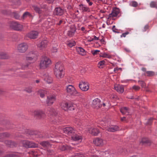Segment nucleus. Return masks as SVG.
Instances as JSON below:
<instances>
[{
    "mask_svg": "<svg viewBox=\"0 0 157 157\" xmlns=\"http://www.w3.org/2000/svg\"><path fill=\"white\" fill-rule=\"evenodd\" d=\"M79 87L83 91H86L89 88L88 83L84 82H80L79 84Z\"/></svg>",
    "mask_w": 157,
    "mask_h": 157,
    "instance_id": "10",
    "label": "nucleus"
},
{
    "mask_svg": "<svg viewBox=\"0 0 157 157\" xmlns=\"http://www.w3.org/2000/svg\"><path fill=\"white\" fill-rule=\"evenodd\" d=\"M35 58V55L33 54V56H28L26 57V59L28 61H31L33 60Z\"/></svg>",
    "mask_w": 157,
    "mask_h": 157,
    "instance_id": "44",
    "label": "nucleus"
},
{
    "mask_svg": "<svg viewBox=\"0 0 157 157\" xmlns=\"http://www.w3.org/2000/svg\"><path fill=\"white\" fill-rule=\"evenodd\" d=\"M33 8L34 10L37 13L39 14L41 13L42 11L41 10L40 8L36 6H33Z\"/></svg>",
    "mask_w": 157,
    "mask_h": 157,
    "instance_id": "36",
    "label": "nucleus"
},
{
    "mask_svg": "<svg viewBox=\"0 0 157 157\" xmlns=\"http://www.w3.org/2000/svg\"><path fill=\"white\" fill-rule=\"evenodd\" d=\"M25 134L29 135H33L34 134V132H31L30 130H26L25 132Z\"/></svg>",
    "mask_w": 157,
    "mask_h": 157,
    "instance_id": "47",
    "label": "nucleus"
},
{
    "mask_svg": "<svg viewBox=\"0 0 157 157\" xmlns=\"http://www.w3.org/2000/svg\"><path fill=\"white\" fill-rule=\"evenodd\" d=\"M115 89L118 93H122L124 91V87L122 85H118L114 87Z\"/></svg>",
    "mask_w": 157,
    "mask_h": 157,
    "instance_id": "20",
    "label": "nucleus"
},
{
    "mask_svg": "<svg viewBox=\"0 0 157 157\" xmlns=\"http://www.w3.org/2000/svg\"><path fill=\"white\" fill-rule=\"evenodd\" d=\"M2 13L4 14H7L9 13V12L8 11L6 10H2Z\"/></svg>",
    "mask_w": 157,
    "mask_h": 157,
    "instance_id": "58",
    "label": "nucleus"
},
{
    "mask_svg": "<svg viewBox=\"0 0 157 157\" xmlns=\"http://www.w3.org/2000/svg\"><path fill=\"white\" fill-rule=\"evenodd\" d=\"M47 153L48 155L52 156H54L56 154V152L50 149H48L47 150Z\"/></svg>",
    "mask_w": 157,
    "mask_h": 157,
    "instance_id": "37",
    "label": "nucleus"
},
{
    "mask_svg": "<svg viewBox=\"0 0 157 157\" xmlns=\"http://www.w3.org/2000/svg\"><path fill=\"white\" fill-rule=\"evenodd\" d=\"M105 63V61L104 60H101L98 63V67L99 68H103V66Z\"/></svg>",
    "mask_w": 157,
    "mask_h": 157,
    "instance_id": "41",
    "label": "nucleus"
},
{
    "mask_svg": "<svg viewBox=\"0 0 157 157\" xmlns=\"http://www.w3.org/2000/svg\"><path fill=\"white\" fill-rule=\"evenodd\" d=\"M120 12L119 8H115L113 9L112 13L109 14V18L117 16Z\"/></svg>",
    "mask_w": 157,
    "mask_h": 157,
    "instance_id": "13",
    "label": "nucleus"
},
{
    "mask_svg": "<svg viewBox=\"0 0 157 157\" xmlns=\"http://www.w3.org/2000/svg\"><path fill=\"white\" fill-rule=\"evenodd\" d=\"M90 133L93 135L97 136L99 133V131L97 128H93L92 129Z\"/></svg>",
    "mask_w": 157,
    "mask_h": 157,
    "instance_id": "28",
    "label": "nucleus"
},
{
    "mask_svg": "<svg viewBox=\"0 0 157 157\" xmlns=\"http://www.w3.org/2000/svg\"><path fill=\"white\" fill-rule=\"evenodd\" d=\"M48 43V42L47 40H43L38 44V47L40 48V49H42L47 47Z\"/></svg>",
    "mask_w": 157,
    "mask_h": 157,
    "instance_id": "18",
    "label": "nucleus"
},
{
    "mask_svg": "<svg viewBox=\"0 0 157 157\" xmlns=\"http://www.w3.org/2000/svg\"><path fill=\"white\" fill-rule=\"evenodd\" d=\"M67 44L68 46L71 47L75 45V42L74 40L70 41H68Z\"/></svg>",
    "mask_w": 157,
    "mask_h": 157,
    "instance_id": "38",
    "label": "nucleus"
},
{
    "mask_svg": "<svg viewBox=\"0 0 157 157\" xmlns=\"http://www.w3.org/2000/svg\"><path fill=\"white\" fill-rule=\"evenodd\" d=\"M72 148H73L67 145H62L59 147L60 149L62 151H64L66 150H71Z\"/></svg>",
    "mask_w": 157,
    "mask_h": 157,
    "instance_id": "26",
    "label": "nucleus"
},
{
    "mask_svg": "<svg viewBox=\"0 0 157 157\" xmlns=\"http://www.w3.org/2000/svg\"><path fill=\"white\" fill-rule=\"evenodd\" d=\"M141 143L143 145H151L150 141L147 138H142Z\"/></svg>",
    "mask_w": 157,
    "mask_h": 157,
    "instance_id": "22",
    "label": "nucleus"
},
{
    "mask_svg": "<svg viewBox=\"0 0 157 157\" xmlns=\"http://www.w3.org/2000/svg\"><path fill=\"white\" fill-rule=\"evenodd\" d=\"M80 10L83 12H90V9L85 5L80 4L79 5Z\"/></svg>",
    "mask_w": 157,
    "mask_h": 157,
    "instance_id": "17",
    "label": "nucleus"
},
{
    "mask_svg": "<svg viewBox=\"0 0 157 157\" xmlns=\"http://www.w3.org/2000/svg\"><path fill=\"white\" fill-rule=\"evenodd\" d=\"M153 118H150L148 120V121L147 124L148 125H151L152 123Z\"/></svg>",
    "mask_w": 157,
    "mask_h": 157,
    "instance_id": "53",
    "label": "nucleus"
},
{
    "mask_svg": "<svg viewBox=\"0 0 157 157\" xmlns=\"http://www.w3.org/2000/svg\"><path fill=\"white\" fill-rule=\"evenodd\" d=\"M29 64V63H26L24 64H23L21 65V68L23 69H25L28 67Z\"/></svg>",
    "mask_w": 157,
    "mask_h": 157,
    "instance_id": "46",
    "label": "nucleus"
},
{
    "mask_svg": "<svg viewBox=\"0 0 157 157\" xmlns=\"http://www.w3.org/2000/svg\"><path fill=\"white\" fill-rule=\"evenodd\" d=\"M122 109H120V111L122 113V114L123 115L126 114V113H128V112L125 111L124 110L122 111Z\"/></svg>",
    "mask_w": 157,
    "mask_h": 157,
    "instance_id": "62",
    "label": "nucleus"
},
{
    "mask_svg": "<svg viewBox=\"0 0 157 157\" xmlns=\"http://www.w3.org/2000/svg\"><path fill=\"white\" fill-rule=\"evenodd\" d=\"M38 33L36 31H33L30 32L27 34V36L31 39H35L38 36Z\"/></svg>",
    "mask_w": 157,
    "mask_h": 157,
    "instance_id": "16",
    "label": "nucleus"
},
{
    "mask_svg": "<svg viewBox=\"0 0 157 157\" xmlns=\"http://www.w3.org/2000/svg\"><path fill=\"white\" fill-rule=\"evenodd\" d=\"M38 94L41 97L43 98L45 94H47V91L44 90H40L38 91Z\"/></svg>",
    "mask_w": 157,
    "mask_h": 157,
    "instance_id": "29",
    "label": "nucleus"
},
{
    "mask_svg": "<svg viewBox=\"0 0 157 157\" xmlns=\"http://www.w3.org/2000/svg\"><path fill=\"white\" fill-rule=\"evenodd\" d=\"M93 142L97 146H101L103 144V140L98 138L94 139Z\"/></svg>",
    "mask_w": 157,
    "mask_h": 157,
    "instance_id": "19",
    "label": "nucleus"
},
{
    "mask_svg": "<svg viewBox=\"0 0 157 157\" xmlns=\"http://www.w3.org/2000/svg\"><path fill=\"white\" fill-rule=\"evenodd\" d=\"M46 81L48 83H50L52 82V79L51 77H48Z\"/></svg>",
    "mask_w": 157,
    "mask_h": 157,
    "instance_id": "51",
    "label": "nucleus"
},
{
    "mask_svg": "<svg viewBox=\"0 0 157 157\" xmlns=\"http://www.w3.org/2000/svg\"><path fill=\"white\" fill-rule=\"evenodd\" d=\"M47 113L50 116L52 115L55 117V121H54L55 122H57L59 121L58 119V117L57 116V112L53 108H50L48 109Z\"/></svg>",
    "mask_w": 157,
    "mask_h": 157,
    "instance_id": "8",
    "label": "nucleus"
},
{
    "mask_svg": "<svg viewBox=\"0 0 157 157\" xmlns=\"http://www.w3.org/2000/svg\"><path fill=\"white\" fill-rule=\"evenodd\" d=\"M63 69V66L60 63H58L56 64L54 74L57 78H61L63 77L64 75Z\"/></svg>",
    "mask_w": 157,
    "mask_h": 157,
    "instance_id": "1",
    "label": "nucleus"
},
{
    "mask_svg": "<svg viewBox=\"0 0 157 157\" xmlns=\"http://www.w3.org/2000/svg\"><path fill=\"white\" fill-rule=\"evenodd\" d=\"M138 82L142 88H146V84L143 81L139 80L138 81Z\"/></svg>",
    "mask_w": 157,
    "mask_h": 157,
    "instance_id": "42",
    "label": "nucleus"
},
{
    "mask_svg": "<svg viewBox=\"0 0 157 157\" xmlns=\"http://www.w3.org/2000/svg\"><path fill=\"white\" fill-rule=\"evenodd\" d=\"M72 139L74 141H78L81 140L82 137L81 136H78L77 135H75L71 136Z\"/></svg>",
    "mask_w": 157,
    "mask_h": 157,
    "instance_id": "31",
    "label": "nucleus"
},
{
    "mask_svg": "<svg viewBox=\"0 0 157 157\" xmlns=\"http://www.w3.org/2000/svg\"><path fill=\"white\" fill-rule=\"evenodd\" d=\"M76 51L79 54L84 56L86 54V52L84 49L81 47H78L76 48Z\"/></svg>",
    "mask_w": 157,
    "mask_h": 157,
    "instance_id": "21",
    "label": "nucleus"
},
{
    "mask_svg": "<svg viewBox=\"0 0 157 157\" xmlns=\"http://www.w3.org/2000/svg\"><path fill=\"white\" fill-rule=\"evenodd\" d=\"M112 29L113 32L116 33H119V32H118V29L115 28V25L113 26Z\"/></svg>",
    "mask_w": 157,
    "mask_h": 157,
    "instance_id": "55",
    "label": "nucleus"
},
{
    "mask_svg": "<svg viewBox=\"0 0 157 157\" xmlns=\"http://www.w3.org/2000/svg\"><path fill=\"white\" fill-rule=\"evenodd\" d=\"M36 52H30L29 53V56H33V54H34V55H35V58L36 57Z\"/></svg>",
    "mask_w": 157,
    "mask_h": 157,
    "instance_id": "57",
    "label": "nucleus"
},
{
    "mask_svg": "<svg viewBox=\"0 0 157 157\" xmlns=\"http://www.w3.org/2000/svg\"><path fill=\"white\" fill-rule=\"evenodd\" d=\"M21 143L23 146L27 148H36L38 147L37 144L28 140H23L21 141Z\"/></svg>",
    "mask_w": 157,
    "mask_h": 157,
    "instance_id": "4",
    "label": "nucleus"
},
{
    "mask_svg": "<svg viewBox=\"0 0 157 157\" xmlns=\"http://www.w3.org/2000/svg\"><path fill=\"white\" fill-rule=\"evenodd\" d=\"M19 76L23 78H27L28 77V74L27 73H21L18 75Z\"/></svg>",
    "mask_w": 157,
    "mask_h": 157,
    "instance_id": "39",
    "label": "nucleus"
},
{
    "mask_svg": "<svg viewBox=\"0 0 157 157\" xmlns=\"http://www.w3.org/2000/svg\"><path fill=\"white\" fill-rule=\"evenodd\" d=\"M40 144L44 147H48L51 146L49 142L48 141H43L40 143Z\"/></svg>",
    "mask_w": 157,
    "mask_h": 157,
    "instance_id": "27",
    "label": "nucleus"
},
{
    "mask_svg": "<svg viewBox=\"0 0 157 157\" xmlns=\"http://www.w3.org/2000/svg\"><path fill=\"white\" fill-rule=\"evenodd\" d=\"M100 52V51L99 50H93L91 51V52L92 54L94 56L98 54Z\"/></svg>",
    "mask_w": 157,
    "mask_h": 157,
    "instance_id": "50",
    "label": "nucleus"
},
{
    "mask_svg": "<svg viewBox=\"0 0 157 157\" xmlns=\"http://www.w3.org/2000/svg\"><path fill=\"white\" fill-rule=\"evenodd\" d=\"M56 96L54 95H52L47 97L46 100V103L48 105H52L54 102L56 100Z\"/></svg>",
    "mask_w": 157,
    "mask_h": 157,
    "instance_id": "14",
    "label": "nucleus"
},
{
    "mask_svg": "<svg viewBox=\"0 0 157 157\" xmlns=\"http://www.w3.org/2000/svg\"><path fill=\"white\" fill-rule=\"evenodd\" d=\"M57 48L56 47H53L52 49V51L53 52H57Z\"/></svg>",
    "mask_w": 157,
    "mask_h": 157,
    "instance_id": "59",
    "label": "nucleus"
},
{
    "mask_svg": "<svg viewBox=\"0 0 157 157\" xmlns=\"http://www.w3.org/2000/svg\"><path fill=\"white\" fill-rule=\"evenodd\" d=\"M10 58V56L7 53L5 52H1L0 53V59H8Z\"/></svg>",
    "mask_w": 157,
    "mask_h": 157,
    "instance_id": "24",
    "label": "nucleus"
},
{
    "mask_svg": "<svg viewBox=\"0 0 157 157\" xmlns=\"http://www.w3.org/2000/svg\"><path fill=\"white\" fill-rule=\"evenodd\" d=\"M67 93L71 96H80L81 94L78 92L75 88L71 85H69L66 87Z\"/></svg>",
    "mask_w": 157,
    "mask_h": 157,
    "instance_id": "2",
    "label": "nucleus"
},
{
    "mask_svg": "<svg viewBox=\"0 0 157 157\" xmlns=\"http://www.w3.org/2000/svg\"><path fill=\"white\" fill-rule=\"evenodd\" d=\"M84 156L83 155L79 154V153H76L74 156V157H84Z\"/></svg>",
    "mask_w": 157,
    "mask_h": 157,
    "instance_id": "54",
    "label": "nucleus"
},
{
    "mask_svg": "<svg viewBox=\"0 0 157 157\" xmlns=\"http://www.w3.org/2000/svg\"><path fill=\"white\" fill-rule=\"evenodd\" d=\"M131 3H132V6L133 7H136L138 6L137 3L136 1H133Z\"/></svg>",
    "mask_w": 157,
    "mask_h": 157,
    "instance_id": "52",
    "label": "nucleus"
},
{
    "mask_svg": "<svg viewBox=\"0 0 157 157\" xmlns=\"http://www.w3.org/2000/svg\"><path fill=\"white\" fill-rule=\"evenodd\" d=\"M126 117H121V121H125L126 122H127V120L126 119V118H127Z\"/></svg>",
    "mask_w": 157,
    "mask_h": 157,
    "instance_id": "61",
    "label": "nucleus"
},
{
    "mask_svg": "<svg viewBox=\"0 0 157 157\" xmlns=\"http://www.w3.org/2000/svg\"><path fill=\"white\" fill-rule=\"evenodd\" d=\"M11 28L14 30L17 31L21 30L23 29V26L17 22L13 21L11 23L10 25Z\"/></svg>",
    "mask_w": 157,
    "mask_h": 157,
    "instance_id": "6",
    "label": "nucleus"
},
{
    "mask_svg": "<svg viewBox=\"0 0 157 157\" xmlns=\"http://www.w3.org/2000/svg\"><path fill=\"white\" fill-rule=\"evenodd\" d=\"M119 129V127L118 126H113L108 128L107 130L108 131L111 132H114L118 130Z\"/></svg>",
    "mask_w": 157,
    "mask_h": 157,
    "instance_id": "25",
    "label": "nucleus"
},
{
    "mask_svg": "<svg viewBox=\"0 0 157 157\" xmlns=\"http://www.w3.org/2000/svg\"><path fill=\"white\" fill-rule=\"evenodd\" d=\"M10 2L15 5H19L20 4V2L19 0H10Z\"/></svg>",
    "mask_w": 157,
    "mask_h": 157,
    "instance_id": "45",
    "label": "nucleus"
},
{
    "mask_svg": "<svg viewBox=\"0 0 157 157\" xmlns=\"http://www.w3.org/2000/svg\"><path fill=\"white\" fill-rule=\"evenodd\" d=\"M109 122L108 120H103L101 121V124H103V122H104L105 124V126L108 123V122Z\"/></svg>",
    "mask_w": 157,
    "mask_h": 157,
    "instance_id": "60",
    "label": "nucleus"
},
{
    "mask_svg": "<svg viewBox=\"0 0 157 157\" xmlns=\"http://www.w3.org/2000/svg\"><path fill=\"white\" fill-rule=\"evenodd\" d=\"M76 31V29L74 27L71 28L68 31L67 35L70 37L72 36Z\"/></svg>",
    "mask_w": 157,
    "mask_h": 157,
    "instance_id": "23",
    "label": "nucleus"
},
{
    "mask_svg": "<svg viewBox=\"0 0 157 157\" xmlns=\"http://www.w3.org/2000/svg\"><path fill=\"white\" fill-rule=\"evenodd\" d=\"M129 33L128 32H125L124 33H123L122 35L121 36V37H125L126 36V35L128 34Z\"/></svg>",
    "mask_w": 157,
    "mask_h": 157,
    "instance_id": "56",
    "label": "nucleus"
},
{
    "mask_svg": "<svg viewBox=\"0 0 157 157\" xmlns=\"http://www.w3.org/2000/svg\"><path fill=\"white\" fill-rule=\"evenodd\" d=\"M64 132L69 135L71 136L75 133V130L71 127H66L63 129Z\"/></svg>",
    "mask_w": 157,
    "mask_h": 157,
    "instance_id": "12",
    "label": "nucleus"
},
{
    "mask_svg": "<svg viewBox=\"0 0 157 157\" xmlns=\"http://www.w3.org/2000/svg\"><path fill=\"white\" fill-rule=\"evenodd\" d=\"M64 10L60 7H56L54 11V14L57 16H62L64 13Z\"/></svg>",
    "mask_w": 157,
    "mask_h": 157,
    "instance_id": "11",
    "label": "nucleus"
},
{
    "mask_svg": "<svg viewBox=\"0 0 157 157\" xmlns=\"http://www.w3.org/2000/svg\"><path fill=\"white\" fill-rule=\"evenodd\" d=\"M28 48L27 44L25 43H23L19 44L18 46V50L19 52L24 53L26 52Z\"/></svg>",
    "mask_w": 157,
    "mask_h": 157,
    "instance_id": "9",
    "label": "nucleus"
},
{
    "mask_svg": "<svg viewBox=\"0 0 157 157\" xmlns=\"http://www.w3.org/2000/svg\"><path fill=\"white\" fill-rule=\"evenodd\" d=\"M25 91L29 93H30L33 92V87L29 86L25 88Z\"/></svg>",
    "mask_w": 157,
    "mask_h": 157,
    "instance_id": "35",
    "label": "nucleus"
},
{
    "mask_svg": "<svg viewBox=\"0 0 157 157\" xmlns=\"http://www.w3.org/2000/svg\"><path fill=\"white\" fill-rule=\"evenodd\" d=\"M132 89L135 91H137L140 89V87L139 86L135 85L132 86Z\"/></svg>",
    "mask_w": 157,
    "mask_h": 157,
    "instance_id": "49",
    "label": "nucleus"
},
{
    "mask_svg": "<svg viewBox=\"0 0 157 157\" xmlns=\"http://www.w3.org/2000/svg\"><path fill=\"white\" fill-rule=\"evenodd\" d=\"M51 63V60L48 58L44 56L40 61V67L42 69L46 68L49 66Z\"/></svg>",
    "mask_w": 157,
    "mask_h": 157,
    "instance_id": "3",
    "label": "nucleus"
},
{
    "mask_svg": "<svg viewBox=\"0 0 157 157\" xmlns=\"http://www.w3.org/2000/svg\"><path fill=\"white\" fill-rule=\"evenodd\" d=\"M69 103L65 102L63 103L62 106V109L65 111L68 110L69 106Z\"/></svg>",
    "mask_w": 157,
    "mask_h": 157,
    "instance_id": "33",
    "label": "nucleus"
},
{
    "mask_svg": "<svg viewBox=\"0 0 157 157\" xmlns=\"http://www.w3.org/2000/svg\"><path fill=\"white\" fill-rule=\"evenodd\" d=\"M4 143L7 146L11 148L16 147L17 145V144L16 143L11 140H5L4 141Z\"/></svg>",
    "mask_w": 157,
    "mask_h": 157,
    "instance_id": "15",
    "label": "nucleus"
},
{
    "mask_svg": "<svg viewBox=\"0 0 157 157\" xmlns=\"http://www.w3.org/2000/svg\"><path fill=\"white\" fill-rule=\"evenodd\" d=\"M147 76H152L155 75V72L153 71H147L146 72Z\"/></svg>",
    "mask_w": 157,
    "mask_h": 157,
    "instance_id": "43",
    "label": "nucleus"
},
{
    "mask_svg": "<svg viewBox=\"0 0 157 157\" xmlns=\"http://www.w3.org/2000/svg\"><path fill=\"white\" fill-rule=\"evenodd\" d=\"M28 16H29L30 17H32V16L31 13L28 12H26L24 13L22 15V17L23 19H24L25 18H26Z\"/></svg>",
    "mask_w": 157,
    "mask_h": 157,
    "instance_id": "32",
    "label": "nucleus"
},
{
    "mask_svg": "<svg viewBox=\"0 0 157 157\" xmlns=\"http://www.w3.org/2000/svg\"><path fill=\"white\" fill-rule=\"evenodd\" d=\"M33 114L35 117L39 119H43L46 117L45 113L41 110H35L33 112Z\"/></svg>",
    "mask_w": 157,
    "mask_h": 157,
    "instance_id": "5",
    "label": "nucleus"
},
{
    "mask_svg": "<svg viewBox=\"0 0 157 157\" xmlns=\"http://www.w3.org/2000/svg\"><path fill=\"white\" fill-rule=\"evenodd\" d=\"M150 6L152 8H155L157 9V2L152 1L150 4Z\"/></svg>",
    "mask_w": 157,
    "mask_h": 157,
    "instance_id": "40",
    "label": "nucleus"
},
{
    "mask_svg": "<svg viewBox=\"0 0 157 157\" xmlns=\"http://www.w3.org/2000/svg\"><path fill=\"white\" fill-rule=\"evenodd\" d=\"M92 106L94 108L98 109L101 106L102 103L99 99L97 98L93 101Z\"/></svg>",
    "mask_w": 157,
    "mask_h": 157,
    "instance_id": "7",
    "label": "nucleus"
},
{
    "mask_svg": "<svg viewBox=\"0 0 157 157\" xmlns=\"http://www.w3.org/2000/svg\"><path fill=\"white\" fill-rule=\"evenodd\" d=\"M13 16L16 19H18L19 18L20 16L16 12H13Z\"/></svg>",
    "mask_w": 157,
    "mask_h": 157,
    "instance_id": "48",
    "label": "nucleus"
},
{
    "mask_svg": "<svg viewBox=\"0 0 157 157\" xmlns=\"http://www.w3.org/2000/svg\"><path fill=\"white\" fill-rule=\"evenodd\" d=\"M122 109V111L124 110L125 111L127 112L128 110V108L127 107H124L121 108Z\"/></svg>",
    "mask_w": 157,
    "mask_h": 157,
    "instance_id": "64",
    "label": "nucleus"
},
{
    "mask_svg": "<svg viewBox=\"0 0 157 157\" xmlns=\"http://www.w3.org/2000/svg\"><path fill=\"white\" fill-rule=\"evenodd\" d=\"M69 105L68 110H74L76 107L75 104L71 103H69Z\"/></svg>",
    "mask_w": 157,
    "mask_h": 157,
    "instance_id": "34",
    "label": "nucleus"
},
{
    "mask_svg": "<svg viewBox=\"0 0 157 157\" xmlns=\"http://www.w3.org/2000/svg\"><path fill=\"white\" fill-rule=\"evenodd\" d=\"M48 2V3L50 4L53 3L55 0H46Z\"/></svg>",
    "mask_w": 157,
    "mask_h": 157,
    "instance_id": "63",
    "label": "nucleus"
},
{
    "mask_svg": "<svg viewBox=\"0 0 157 157\" xmlns=\"http://www.w3.org/2000/svg\"><path fill=\"white\" fill-rule=\"evenodd\" d=\"M10 136V134L7 132L1 133L0 134V139L4 138L9 137Z\"/></svg>",
    "mask_w": 157,
    "mask_h": 157,
    "instance_id": "30",
    "label": "nucleus"
}]
</instances>
